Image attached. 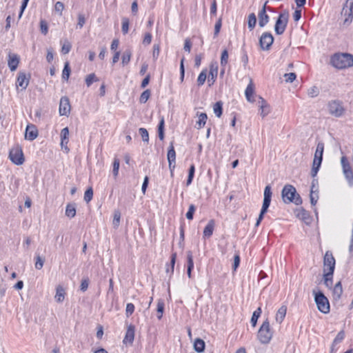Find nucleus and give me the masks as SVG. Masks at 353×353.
<instances>
[{"label":"nucleus","instance_id":"obj_19","mask_svg":"<svg viewBox=\"0 0 353 353\" xmlns=\"http://www.w3.org/2000/svg\"><path fill=\"white\" fill-rule=\"evenodd\" d=\"M265 2L262 9L259 12V25L260 27H264L269 21V16L266 14V4Z\"/></svg>","mask_w":353,"mask_h":353},{"label":"nucleus","instance_id":"obj_24","mask_svg":"<svg viewBox=\"0 0 353 353\" xmlns=\"http://www.w3.org/2000/svg\"><path fill=\"white\" fill-rule=\"evenodd\" d=\"M259 105L261 111L260 114L263 117H265L270 112L269 105L267 104L266 101L262 97H259Z\"/></svg>","mask_w":353,"mask_h":353},{"label":"nucleus","instance_id":"obj_57","mask_svg":"<svg viewBox=\"0 0 353 353\" xmlns=\"http://www.w3.org/2000/svg\"><path fill=\"white\" fill-rule=\"evenodd\" d=\"M195 210H196L195 206L193 204H191L189 206L188 212L186 213V218L188 220H192L193 219V215H194Z\"/></svg>","mask_w":353,"mask_h":353},{"label":"nucleus","instance_id":"obj_44","mask_svg":"<svg viewBox=\"0 0 353 353\" xmlns=\"http://www.w3.org/2000/svg\"><path fill=\"white\" fill-rule=\"evenodd\" d=\"M139 134L141 135L143 141L148 142L149 141V134L148 130L144 128H140L139 129Z\"/></svg>","mask_w":353,"mask_h":353},{"label":"nucleus","instance_id":"obj_15","mask_svg":"<svg viewBox=\"0 0 353 353\" xmlns=\"http://www.w3.org/2000/svg\"><path fill=\"white\" fill-rule=\"evenodd\" d=\"M274 41V37L270 32H264L260 37L259 44L263 50H268Z\"/></svg>","mask_w":353,"mask_h":353},{"label":"nucleus","instance_id":"obj_22","mask_svg":"<svg viewBox=\"0 0 353 353\" xmlns=\"http://www.w3.org/2000/svg\"><path fill=\"white\" fill-rule=\"evenodd\" d=\"M254 85L252 79L250 80V83L248 85L245 91V95L247 100L250 102H254Z\"/></svg>","mask_w":353,"mask_h":353},{"label":"nucleus","instance_id":"obj_33","mask_svg":"<svg viewBox=\"0 0 353 353\" xmlns=\"http://www.w3.org/2000/svg\"><path fill=\"white\" fill-rule=\"evenodd\" d=\"M205 342L201 339H196L194 343V349L197 352H203L205 350Z\"/></svg>","mask_w":353,"mask_h":353},{"label":"nucleus","instance_id":"obj_7","mask_svg":"<svg viewBox=\"0 0 353 353\" xmlns=\"http://www.w3.org/2000/svg\"><path fill=\"white\" fill-rule=\"evenodd\" d=\"M272 194L271 187L269 185H266L264 190V198L262 208L256 221V226H258L260 224L263 218L264 214L267 212L270 205Z\"/></svg>","mask_w":353,"mask_h":353},{"label":"nucleus","instance_id":"obj_46","mask_svg":"<svg viewBox=\"0 0 353 353\" xmlns=\"http://www.w3.org/2000/svg\"><path fill=\"white\" fill-rule=\"evenodd\" d=\"M329 272H326L323 274L324 277V283L325 285L328 287L331 288L332 285V276L333 274L328 275Z\"/></svg>","mask_w":353,"mask_h":353},{"label":"nucleus","instance_id":"obj_62","mask_svg":"<svg viewBox=\"0 0 353 353\" xmlns=\"http://www.w3.org/2000/svg\"><path fill=\"white\" fill-rule=\"evenodd\" d=\"M344 337H345L344 332L341 331L337 334V335L335 337V339H334L333 342H334V343L338 344V343H341L344 339Z\"/></svg>","mask_w":353,"mask_h":353},{"label":"nucleus","instance_id":"obj_40","mask_svg":"<svg viewBox=\"0 0 353 353\" xmlns=\"http://www.w3.org/2000/svg\"><path fill=\"white\" fill-rule=\"evenodd\" d=\"M261 314V307H258L252 314V316L251 318V323L252 326H256L257 320Z\"/></svg>","mask_w":353,"mask_h":353},{"label":"nucleus","instance_id":"obj_8","mask_svg":"<svg viewBox=\"0 0 353 353\" xmlns=\"http://www.w3.org/2000/svg\"><path fill=\"white\" fill-rule=\"evenodd\" d=\"M272 194L271 187L269 185H266L264 190V198L262 208L256 221V226H258L260 224L263 218L264 214L267 212L270 205Z\"/></svg>","mask_w":353,"mask_h":353},{"label":"nucleus","instance_id":"obj_54","mask_svg":"<svg viewBox=\"0 0 353 353\" xmlns=\"http://www.w3.org/2000/svg\"><path fill=\"white\" fill-rule=\"evenodd\" d=\"M150 96V90H145L140 96L139 101L141 103H145Z\"/></svg>","mask_w":353,"mask_h":353},{"label":"nucleus","instance_id":"obj_56","mask_svg":"<svg viewBox=\"0 0 353 353\" xmlns=\"http://www.w3.org/2000/svg\"><path fill=\"white\" fill-rule=\"evenodd\" d=\"M310 197L311 204L312 205H316V202L318 201V199H319V196H318L317 192H316L315 190H310Z\"/></svg>","mask_w":353,"mask_h":353},{"label":"nucleus","instance_id":"obj_48","mask_svg":"<svg viewBox=\"0 0 353 353\" xmlns=\"http://www.w3.org/2000/svg\"><path fill=\"white\" fill-rule=\"evenodd\" d=\"M163 310H164V303L163 301L159 300L158 303H157V313H158L157 317L159 319H161V317L163 316Z\"/></svg>","mask_w":353,"mask_h":353},{"label":"nucleus","instance_id":"obj_9","mask_svg":"<svg viewBox=\"0 0 353 353\" xmlns=\"http://www.w3.org/2000/svg\"><path fill=\"white\" fill-rule=\"evenodd\" d=\"M272 194L271 187L269 185H266L264 190V198L262 208L256 221V226H258L260 224L263 218L264 214L267 212L270 205Z\"/></svg>","mask_w":353,"mask_h":353},{"label":"nucleus","instance_id":"obj_18","mask_svg":"<svg viewBox=\"0 0 353 353\" xmlns=\"http://www.w3.org/2000/svg\"><path fill=\"white\" fill-rule=\"evenodd\" d=\"M38 136V131L34 125H28L26 129L25 138L33 141Z\"/></svg>","mask_w":353,"mask_h":353},{"label":"nucleus","instance_id":"obj_47","mask_svg":"<svg viewBox=\"0 0 353 353\" xmlns=\"http://www.w3.org/2000/svg\"><path fill=\"white\" fill-rule=\"evenodd\" d=\"M228 61V52L227 50H224L221 53V65L222 67H225Z\"/></svg>","mask_w":353,"mask_h":353},{"label":"nucleus","instance_id":"obj_60","mask_svg":"<svg viewBox=\"0 0 353 353\" xmlns=\"http://www.w3.org/2000/svg\"><path fill=\"white\" fill-rule=\"evenodd\" d=\"M85 23V19L83 14H79L78 15V23L77 25V28H82V27L84 26Z\"/></svg>","mask_w":353,"mask_h":353},{"label":"nucleus","instance_id":"obj_29","mask_svg":"<svg viewBox=\"0 0 353 353\" xmlns=\"http://www.w3.org/2000/svg\"><path fill=\"white\" fill-rule=\"evenodd\" d=\"M187 274L189 278H191L192 270L194 268L193 256L191 252H188L187 254Z\"/></svg>","mask_w":353,"mask_h":353},{"label":"nucleus","instance_id":"obj_51","mask_svg":"<svg viewBox=\"0 0 353 353\" xmlns=\"http://www.w3.org/2000/svg\"><path fill=\"white\" fill-rule=\"evenodd\" d=\"M129 19L126 17L122 18V32L124 34L128 32L129 30Z\"/></svg>","mask_w":353,"mask_h":353},{"label":"nucleus","instance_id":"obj_1","mask_svg":"<svg viewBox=\"0 0 353 353\" xmlns=\"http://www.w3.org/2000/svg\"><path fill=\"white\" fill-rule=\"evenodd\" d=\"M332 65L338 69L353 66V55L348 53H336L331 58Z\"/></svg>","mask_w":353,"mask_h":353},{"label":"nucleus","instance_id":"obj_38","mask_svg":"<svg viewBox=\"0 0 353 353\" xmlns=\"http://www.w3.org/2000/svg\"><path fill=\"white\" fill-rule=\"evenodd\" d=\"M295 213H296V217H298L299 219H300L305 222L309 219V214H308L306 210H305L304 209H302V208L298 209L296 210Z\"/></svg>","mask_w":353,"mask_h":353},{"label":"nucleus","instance_id":"obj_63","mask_svg":"<svg viewBox=\"0 0 353 353\" xmlns=\"http://www.w3.org/2000/svg\"><path fill=\"white\" fill-rule=\"evenodd\" d=\"M63 9H64V5L62 2L57 1L55 3L54 10L56 12H59L60 15L62 14V11L63 10Z\"/></svg>","mask_w":353,"mask_h":353},{"label":"nucleus","instance_id":"obj_17","mask_svg":"<svg viewBox=\"0 0 353 353\" xmlns=\"http://www.w3.org/2000/svg\"><path fill=\"white\" fill-rule=\"evenodd\" d=\"M19 63V57L17 54L10 52L8 59V65L11 71H15Z\"/></svg>","mask_w":353,"mask_h":353},{"label":"nucleus","instance_id":"obj_50","mask_svg":"<svg viewBox=\"0 0 353 353\" xmlns=\"http://www.w3.org/2000/svg\"><path fill=\"white\" fill-rule=\"evenodd\" d=\"M92 196H93V190H92V188H89L88 189L86 190V191L85 192V194H84V201L86 202V203H89L92 199Z\"/></svg>","mask_w":353,"mask_h":353},{"label":"nucleus","instance_id":"obj_16","mask_svg":"<svg viewBox=\"0 0 353 353\" xmlns=\"http://www.w3.org/2000/svg\"><path fill=\"white\" fill-rule=\"evenodd\" d=\"M70 111V104L68 97H63L59 103V114L62 116H66Z\"/></svg>","mask_w":353,"mask_h":353},{"label":"nucleus","instance_id":"obj_21","mask_svg":"<svg viewBox=\"0 0 353 353\" xmlns=\"http://www.w3.org/2000/svg\"><path fill=\"white\" fill-rule=\"evenodd\" d=\"M134 326L132 325H130L128 327V329H127V331H126V333H125V336L123 339V343L125 344H128V343H130V344H132L133 341H134Z\"/></svg>","mask_w":353,"mask_h":353},{"label":"nucleus","instance_id":"obj_11","mask_svg":"<svg viewBox=\"0 0 353 353\" xmlns=\"http://www.w3.org/2000/svg\"><path fill=\"white\" fill-rule=\"evenodd\" d=\"M288 18L289 14L288 12H284L279 14L274 26V30L277 34H282L285 32L288 22Z\"/></svg>","mask_w":353,"mask_h":353},{"label":"nucleus","instance_id":"obj_30","mask_svg":"<svg viewBox=\"0 0 353 353\" xmlns=\"http://www.w3.org/2000/svg\"><path fill=\"white\" fill-rule=\"evenodd\" d=\"M321 163H322V160L318 159L317 158L316 159L314 158L312 168L311 170V175L313 178H314L316 176V174L319 170V168L321 167Z\"/></svg>","mask_w":353,"mask_h":353},{"label":"nucleus","instance_id":"obj_58","mask_svg":"<svg viewBox=\"0 0 353 353\" xmlns=\"http://www.w3.org/2000/svg\"><path fill=\"white\" fill-rule=\"evenodd\" d=\"M40 29L42 34L44 35L47 34L48 32V26L46 21L41 20L40 21Z\"/></svg>","mask_w":353,"mask_h":353},{"label":"nucleus","instance_id":"obj_37","mask_svg":"<svg viewBox=\"0 0 353 353\" xmlns=\"http://www.w3.org/2000/svg\"><path fill=\"white\" fill-rule=\"evenodd\" d=\"M131 56H132V51L128 49L123 52L122 57H121V59H122L121 63L123 66H125L129 63L130 59H131Z\"/></svg>","mask_w":353,"mask_h":353},{"label":"nucleus","instance_id":"obj_42","mask_svg":"<svg viewBox=\"0 0 353 353\" xmlns=\"http://www.w3.org/2000/svg\"><path fill=\"white\" fill-rule=\"evenodd\" d=\"M222 102H216L213 107L214 113L217 117H220L222 114Z\"/></svg>","mask_w":353,"mask_h":353},{"label":"nucleus","instance_id":"obj_26","mask_svg":"<svg viewBox=\"0 0 353 353\" xmlns=\"http://www.w3.org/2000/svg\"><path fill=\"white\" fill-rule=\"evenodd\" d=\"M60 136L61 147L63 148L64 145H65V149L68 150V147L66 146L69 141V130L68 127L62 129Z\"/></svg>","mask_w":353,"mask_h":353},{"label":"nucleus","instance_id":"obj_23","mask_svg":"<svg viewBox=\"0 0 353 353\" xmlns=\"http://www.w3.org/2000/svg\"><path fill=\"white\" fill-rule=\"evenodd\" d=\"M65 290L62 285H57L54 299L57 303H62L65 299Z\"/></svg>","mask_w":353,"mask_h":353},{"label":"nucleus","instance_id":"obj_10","mask_svg":"<svg viewBox=\"0 0 353 353\" xmlns=\"http://www.w3.org/2000/svg\"><path fill=\"white\" fill-rule=\"evenodd\" d=\"M9 159L15 165H22L24 163L25 159L21 148L19 145L12 148L10 150Z\"/></svg>","mask_w":353,"mask_h":353},{"label":"nucleus","instance_id":"obj_14","mask_svg":"<svg viewBox=\"0 0 353 353\" xmlns=\"http://www.w3.org/2000/svg\"><path fill=\"white\" fill-rule=\"evenodd\" d=\"M30 78V74H27L24 72L20 71L18 73L16 81L17 89L19 90L21 88V90H25L29 84Z\"/></svg>","mask_w":353,"mask_h":353},{"label":"nucleus","instance_id":"obj_27","mask_svg":"<svg viewBox=\"0 0 353 353\" xmlns=\"http://www.w3.org/2000/svg\"><path fill=\"white\" fill-rule=\"evenodd\" d=\"M287 307L285 305H282L277 311L275 316L276 321L279 323H281L286 315Z\"/></svg>","mask_w":353,"mask_h":353},{"label":"nucleus","instance_id":"obj_4","mask_svg":"<svg viewBox=\"0 0 353 353\" xmlns=\"http://www.w3.org/2000/svg\"><path fill=\"white\" fill-rule=\"evenodd\" d=\"M340 161L344 177L347 181L349 186L352 187L353 186V169L351 166L349 159L346 156L343 155L341 157Z\"/></svg>","mask_w":353,"mask_h":353},{"label":"nucleus","instance_id":"obj_39","mask_svg":"<svg viewBox=\"0 0 353 353\" xmlns=\"http://www.w3.org/2000/svg\"><path fill=\"white\" fill-rule=\"evenodd\" d=\"M256 23V15L254 14V13L250 14L248 16V28H250V30H252L255 27Z\"/></svg>","mask_w":353,"mask_h":353},{"label":"nucleus","instance_id":"obj_32","mask_svg":"<svg viewBox=\"0 0 353 353\" xmlns=\"http://www.w3.org/2000/svg\"><path fill=\"white\" fill-rule=\"evenodd\" d=\"M167 157H168V163H170V164L175 163L176 152H175V150H174L172 143H171L169 147Z\"/></svg>","mask_w":353,"mask_h":353},{"label":"nucleus","instance_id":"obj_59","mask_svg":"<svg viewBox=\"0 0 353 353\" xmlns=\"http://www.w3.org/2000/svg\"><path fill=\"white\" fill-rule=\"evenodd\" d=\"M121 214L119 212H116L114 214L112 224L115 228H117L120 223Z\"/></svg>","mask_w":353,"mask_h":353},{"label":"nucleus","instance_id":"obj_41","mask_svg":"<svg viewBox=\"0 0 353 353\" xmlns=\"http://www.w3.org/2000/svg\"><path fill=\"white\" fill-rule=\"evenodd\" d=\"M207 77V70L204 69L201 71V72L199 74L198 78H197V83L198 85L201 86L203 85L206 80Z\"/></svg>","mask_w":353,"mask_h":353},{"label":"nucleus","instance_id":"obj_34","mask_svg":"<svg viewBox=\"0 0 353 353\" xmlns=\"http://www.w3.org/2000/svg\"><path fill=\"white\" fill-rule=\"evenodd\" d=\"M65 215L69 218H73L76 215V205L74 203H69L66 206Z\"/></svg>","mask_w":353,"mask_h":353},{"label":"nucleus","instance_id":"obj_45","mask_svg":"<svg viewBox=\"0 0 353 353\" xmlns=\"http://www.w3.org/2000/svg\"><path fill=\"white\" fill-rule=\"evenodd\" d=\"M72 45L70 42H69L68 40H65L62 44L61 52L64 54H68L70 51Z\"/></svg>","mask_w":353,"mask_h":353},{"label":"nucleus","instance_id":"obj_28","mask_svg":"<svg viewBox=\"0 0 353 353\" xmlns=\"http://www.w3.org/2000/svg\"><path fill=\"white\" fill-rule=\"evenodd\" d=\"M176 259V253L174 252L171 255L170 263L166 265L165 272L171 276L174 273V265Z\"/></svg>","mask_w":353,"mask_h":353},{"label":"nucleus","instance_id":"obj_12","mask_svg":"<svg viewBox=\"0 0 353 353\" xmlns=\"http://www.w3.org/2000/svg\"><path fill=\"white\" fill-rule=\"evenodd\" d=\"M335 268V259L330 251H327L323 259V273L333 274Z\"/></svg>","mask_w":353,"mask_h":353},{"label":"nucleus","instance_id":"obj_43","mask_svg":"<svg viewBox=\"0 0 353 353\" xmlns=\"http://www.w3.org/2000/svg\"><path fill=\"white\" fill-rule=\"evenodd\" d=\"M70 74V68L68 62L65 63V65L62 72V78L68 80Z\"/></svg>","mask_w":353,"mask_h":353},{"label":"nucleus","instance_id":"obj_55","mask_svg":"<svg viewBox=\"0 0 353 353\" xmlns=\"http://www.w3.org/2000/svg\"><path fill=\"white\" fill-rule=\"evenodd\" d=\"M35 259H36V262L34 264L35 268L37 270H41L43 266L44 260L39 255H37L35 257Z\"/></svg>","mask_w":353,"mask_h":353},{"label":"nucleus","instance_id":"obj_13","mask_svg":"<svg viewBox=\"0 0 353 353\" xmlns=\"http://www.w3.org/2000/svg\"><path fill=\"white\" fill-rule=\"evenodd\" d=\"M341 14L345 17L344 24H350L353 19V0L346 1L342 9Z\"/></svg>","mask_w":353,"mask_h":353},{"label":"nucleus","instance_id":"obj_64","mask_svg":"<svg viewBox=\"0 0 353 353\" xmlns=\"http://www.w3.org/2000/svg\"><path fill=\"white\" fill-rule=\"evenodd\" d=\"M89 285V279L88 278L83 279L81 281L80 289L81 291L85 292L87 290Z\"/></svg>","mask_w":353,"mask_h":353},{"label":"nucleus","instance_id":"obj_6","mask_svg":"<svg viewBox=\"0 0 353 353\" xmlns=\"http://www.w3.org/2000/svg\"><path fill=\"white\" fill-rule=\"evenodd\" d=\"M257 337L261 343H268L272 337V332L270 330V323L268 320L265 321L261 325L257 334Z\"/></svg>","mask_w":353,"mask_h":353},{"label":"nucleus","instance_id":"obj_61","mask_svg":"<svg viewBox=\"0 0 353 353\" xmlns=\"http://www.w3.org/2000/svg\"><path fill=\"white\" fill-rule=\"evenodd\" d=\"M134 311V305L129 303L126 305L125 314L127 316H130Z\"/></svg>","mask_w":353,"mask_h":353},{"label":"nucleus","instance_id":"obj_49","mask_svg":"<svg viewBox=\"0 0 353 353\" xmlns=\"http://www.w3.org/2000/svg\"><path fill=\"white\" fill-rule=\"evenodd\" d=\"M98 81V79L94 73L88 74L85 78V83L88 87H90L94 81Z\"/></svg>","mask_w":353,"mask_h":353},{"label":"nucleus","instance_id":"obj_36","mask_svg":"<svg viewBox=\"0 0 353 353\" xmlns=\"http://www.w3.org/2000/svg\"><path fill=\"white\" fill-rule=\"evenodd\" d=\"M198 116L199 119L196 121V126L198 129H201L205 125L208 117L205 113H201Z\"/></svg>","mask_w":353,"mask_h":353},{"label":"nucleus","instance_id":"obj_25","mask_svg":"<svg viewBox=\"0 0 353 353\" xmlns=\"http://www.w3.org/2000/svg\"><path fill=\"white\" fill-rule=\"evenodd\" d=\"M214 225H215V223H214V220L212 219V220L209 221V222L208 223L207 225L205 227L204 230H203V238L204 239L210 238L212 235L213 231L214 230Z\"/></svg>","mask_w":353,"mask_h":353},{"label":"nucleus","instance_id":"obj_53","mask_svg":"<svg viewBox=\"0 0 353 353\" xmlns=\"http://www.w3.org/2000/svg\"><path fill=\"white\" fill-rule=\"evenodd\" d=\"M194 172H195V167L192 164V165H191V166L189 169V174H188V177L187 183H186L187 185H189L190 184H191L192 179L194 178Z\"/></svg>","mask_w":353,"mask_h":353},{"label":"nucleus","instance_id":"obj_2","mask_svg":"<svg viewBox=\"0 0 353 353\" xmlns=\"http://www.w3.org/2000/svg\"><path fill=\"white\" fill-rule=\"evenodd\" d=\"M282 199L286 203H294L296 205H300L302 200L299 194L296 193L295 188L292 185H286L282 190Z\"/></svg>","mask_w":353,"mask_h":353},{"label":"nucleus","instance_id":"obj_20","mask_svg":"<svg viewBox=\"0 0 353 353\" xmlns=\"http://www.w3.org/2000/svg\"><path fill=\"white\" fill-rule=\"evenodd\" d=\"M218 63L216 61L211 63L210 65V72L208 75V81L214 83L218 74Z\"/></svg>","mask_w":353,"mask_h":353},{"label":"nucleus","instance_id":"obj_52","mask_svg":"<svg viewBox=\"0 0 353 353\" xmlns=\"http://www.w3.org/2000/svg\"><path fill=\"white\" fill-rule=\"evenodd\" d=\"M319 90L316 86L311 87L307 90V94L311 98L317 97L319 95Z\"/></svg>","mask_w":353,"mask_h":353},{"label":"nucleus","instance_id":"obj_3","mask_svg":"<svg viewBox=\"0 0 353 353\" xmlns=\"http://www.w3.org/2000/svg\"><path fill=\"white\" fill-rule=\"evenodd\" d=\"M328 113L336 118L343 117L345 109L342 101L339 100H331L327 104Z\"/></svg>","mask_w":353,"mask_h":353},{"label":"nucleus","instance_id":"obj_5","mask_svg":"<svg viewBox=\"0 0 353 353\" xmlns=\"http://www.w3.org/2000/svg\"><path fill=\"white\" fill-rule=\"evenodd\" d=\"M313 293L318 310L324 314H327L330 308L327 298L321 292H316L315 290H313Z\"/></svg>","mask_w":353,"mask_h":353},{"label":"nucleus","instance_id":"obj_35","mask_svg":"<svg viewBox=\"0 0 353 353\" xmlns=\"http://www.w3.org/2000/svg\"><path fill=\"white\" fill-rule=\"evenodd\" d=\"M324 151V143L323 142H319L316 145V149L314 153V159H318L320 160H323V154Z\"/></svg>","mask_w":353,"mask_h":353},{"label":"nucleus","instance_id":"obj_31","mask_svg":"<svg viewBox=\"0 0 353 353\" xmlns=\"http://www.w3.org/2000/svg\"><path fill=\"white\" fill-rule=\"evenodd\" d=\"M343 293V288L341 281L336 283L333 289V297L334 299H339Z\"/></svg>","mask_w":353,"mask_h":353}]
</instances>
